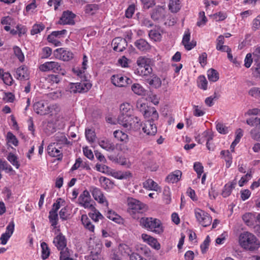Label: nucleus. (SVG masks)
<instances>
[{"mask_svg":"<svg viewBox=\"0 0 260 260\" xmlns=\"http://www.w3.org/2000/svg\"><path fill=\"white\" fill-rule=\"evenodd\" d=\"M239 242L241 247L247 250L254 251L259 247V242L256 237L248 232H244L240 234Z\"/></svg>","mask_w":260,"mask_h":260,"instance_id":"nucleus-1","label":"nucleus"},{"mask_svg":"<svg viewBox=\"0 0 260 260\" xmlns=\"http://www.w3.org/2000/svg\"><path fill=\"white\" fill-rule=\"evenodd\" d=\"M140 225L147 230L157 234H160L164 232V227L161 221L155 218L141 217Z\"/></svg>","mask_w":260,"mask_h":260,"instance_id":"nucleus-2","label":"nucleus"},{"mask_svg":"<svg viewBox=\"0 0 260 260\" xmlns=\"http://www.w3.org/2000/svg\"><path fill=\"white\" fill-rule=\"evenodd\" d=\"M118 123L124 128L130 130H138L140 128L141 123L140 119L131 114L127 115H119L117 118Z\"/></svg>","mask_w":260,"mask_h":260,"instance_id":"nucleus-3","label":"nucleus"},{"mask_svg":"<svg viewBox=\"0 0 260 260\" xmlns=\"http://www.w3.org/2000/svg\"><path fill=\"white\" fill-rule=\"evenodd\" d=\"M127 205L128 212L135 219L139 218V217L137 215V213H142L147 210L145 204L132 198L127 199Z\"/></svg>","mask_w":260,"mask_h":260,"instance_id":"nucleus-4","label":"nucleus"},{"mask_svg":"<svg viewBox=\"0 0 260 260\" xmlns=\"http://www.w3.org/2000/svg\"><path fill=\"white\" fill-rule=\"evenodd\" d=\"M151 60L145 57L140 56L138 58L137 64L139 66L135 73L143 77L148 76L152 72V68L150 66Z\"/></svg>","mask_w":260,"mask_h":260,"instance_id":"nucleus-5","label":"nucleus"},{"mask_svg":"<svg viewBox=\"0 0 260 260\" xmlns=\"http://www.w3.org/2000/svg\"><path fill=\"white\" fill-rule=\"evenodd\" d=\"M39 69L42 72L51 71L55 73H60L62 75H64L66 73V71L63 69L59 63L56 61H47L39 66Z\"/></svg>","mask_w":260,"mask_h":260,"instance_id":"nucleus-6","label":"nucleus"},{"mask_svg":"<svg viewBox=\"0 0 260 260\" xmlns=\"http://www.w3.org/2000/svg\"><path fill=\"white\" fill-rule=\"evenodd\" d=\"M194 214L197 221L203 226L206 227L211 224L212 218L204 211L199 208L195 209Z\"/></svg>","mask_w":260,"mask_h":260,"instance_id":"nucleus-7","label":"nucleus"},{"mask_svg":"<svg viewBox=\"0 0 260 260\" xmlns=\"http://www.w3.org/2000/svg\"><path fill=\"white\" fill-rule=\"evenodd\" d=\"M33 107L35 111L41 115L48 114L51 112L50 106L44 101L36 102L34 104Z\"/></svg>","mask_w":260,"mask_h":260,"instance_id":"nucleus-8","label":"nucleus"},{"mask_svg":"<svg viewBox=\"0 0 260 260\" xmlns=\"http://www.w3.org/2000/svg\"><path fill=\"white\" fill-rule=\"evenodd\" d=\"M91 84L87 80H85L79 83L71 84V92H87L91 87Z\"/></svg>","mask_w":260,"mask_h":260,"instance_id":"nucleus-9","label":"nucleus"},{"mask_svg":"<svg viewBox=\"0 0 260 260\" xmlns=\"http://www.w3.org/2000/svg\"><path fill=\"white\" fill-rule=\"evenodd\" d=\"M111 80L113 85L118 87H124L132 83V79L120 74L113 75L111 78Z\"/></svg>","mask_w":260,"mask_h":260,"instance_id":"nucleus-10","label":"nucleus"},{"mask_svg":"<svg viewBox=\"0 0 260 260\" xmlns=\"http://www.w3.org/2000/svg\"><path fill=\"white\" fill-rule=\"evenodd\" d=\"M54 55L56 58L63 61H69L73 57V54L72 52L63 48H60L55 50L54 51Z\"/></svg>","mask_w":260,"mask_h":260,"instance_id":"nucleus-11","label":"nucleus"},{"mask_svg":"<svg viewBox=\"0 0 260 260\" xmlns=\"http://www.w3.org/2000/svg\"><path fill=\"white\" fill-rule=\"evenodd\" d=\"M61 147L56 146L55 143L50 144L47 147V152L48 154L52 157H57V160H61L62 158L63 154L60 149Z\"/></svg>","mask_w":260,"mask_h":260,"instance_id":"nucleus-12","label":"nucleus"},{"mask_svg":"<svg viewBox=\"0 0 260 260\" xmlns=\"http://www.w3.org/2000/svg\"><path fill=\"white\" fill-rule=\"evenodd\" d=\"M112 44L113 46L114 50L117 52L123 51L127 45L126 40L120 37L114 39Z\"/></svg>","mask_w":260,"mask_h":260,"instance_id":"nucleus-13","label":"nucleus"},{"mask_svg":"<svg viewBox=\"0 0 260 260\" xmlns=\"http://www.w3.org/2000/svg\"><path fill=\"white\" fill-rule=\"evenodd\" d=\"M75 15L69 11H65L63 13L58 23L60 24H75L74 18Z\"/></svg>","mask_w":260,"mask_h":260,"instance_id":"nucleus-14","label":"nucleus"},{"mask_svg":"<svg viewBox=\"0 0 260 260\" xmlns=\"http://www.w3.org/2000/svg\"><path fill=\"white\" fill-rule=\"evenodd\" d=\"M145 118H148L152 121L157 120L158 118V114L155 108L153 107H147V109H145L143 113Z\"/></svg>","mask_w":260,"mask_h":260,"instance_id":"nucleus-15","label":"nucleus"},{"mask_svg":"<svg viewBox=\"0 0 260 260\" xmlns=\"http://www.w3.org/2000/svg\"><path fill=\"white\" fill-rule=\"evenodd\" d=\"M154 121L148 120L145 123L144 126L142 128L144 133H146L147 135L154 136L156 133L157 128L153 123Z\"/></svg>","mask_w":260,"mask_h":260,"instance_id":"nucleus-16","label":"nucleus"},{"mask_svg":"<svg viewBox=\"0 0 260 260\" xmlns=\"http://www.w3.org/2000/svg\"><path fill=\"white\" fill-rule=\"evenodd\" d=\"M190 38V33L189 30H187V31H185L182 41V44L187 50H190L196 46V41H192L191 42H189Z\"/></svg>","mask_w":260,"mask_h":260,"instance_id":"nucleus-17","label":"nucleus"},{"mask_svg":"<svg viewBox=\"0 0 260 260\" xmlns=\"http://www.w3.org/2000/svg\"><path fill=\"white\" fill-rule=\"evenodd\" d=\"M53 243L59 250H63L67 246V240L64 236L59 233L54 239Z\"/></svg>","mask_w":260,"mask_h":260,"instance_id":"nucleus-18","label":"nucleus"},{"mask_svg":"<svg viewBox=\"0 0 260 260\" xmlns=\"http://www.w3.org/2000/svg\"><path fill=\"white\" fill-rule=\"evenodd\" d=\"M54 140L56 141V146H61L64 145H71L72 143L68 140L64 133H57L54 136Z\"/></svg>","mask_w":260,"mask_h":260,"instance_id":"nucleus-19","label":"nucleus"},{"mask_svg":"<svg viewBox=\"0 0 260 260\" xmlns=\"http://www.w3.org/2000/svg\"><path fill=\"white\" fill-rule=\"evenodd\" d=\"M146 78V82L155 88H158L161 85V81L156 75L152 73Z\"/></svg>","mask_w":260,"mask_h":260,"instance_id":"nucleus-20","label":"nucleus"},{"mask_svg":"<svg viewBox=\"0 0 260 260\" xmlns=\"http://www.w3.org/2000/svg\"><path fill=\"white\" fill-rule=\"evenodd\" d=\"M90 191L95 200L98 201L100 203L106 202V205L108 206V202L106 201L105 197L99 188L93 187H92V190H90Z\"/></svg>","mask_w":260,"mask_h":260,"instance_id":"nucleus-21","label":"nucleus"},{"mask_svg":"<svg viewBox=\"0 0 260 260\" xmlns=\"http://www.w3.org/2000/svg\"><path fill=\"white\" fill-rule=\"evenodd\" d=\"M142 238L144 241L147 242L152 247L158 250L160 248V245L157 240L153 237L145 234L142 235Z\"/></svg>","mask_w":260,"mask_h":260,"instance_id":"nucleus-22","label":"nucleus"},{"mask_svg":"<svg viewBox=\"0 0 260 260\" xmlns=\"http://www.w3.org/2000/svg\"><path fill=\"white\" fill-rule=\"evenodd\" d=\"M15 77L20 80H26L29 78V74L27 73V68L21 66L17 68L16 71Z\"/></svg>","mask_w":260,"mask_h":260,"instance_id":"nucleus-23","label":"nucleus"},{"mask_svg":"<svg viewBox=\"0 0 260 260\" xmlns=\"http://www.w3.org/2000/svg\"><path fill=\"white\" fill-rule=\"evenodd\" d=\"M98 143L103 149L107 151L112 152L115 149V146L114 143L108 139L100 140Z\"/></svg>","mask_w":260,"mask_h":260,"instance_id":"nucleus-24","label":"nucleus"},{"mask_svg":"<svg viewBox=\"0 0 260 260\" xmlns=\"http://www.w3.org/2000/svg\"><path fill=\"white\" fill-rule=\"evenodd\" d=\"M135 46L140 51H145L150 49L149 44L144 39H140L135 42Z\"/></svg>","mask_w":260,"mask_h":260,"instance_id":"nucleus-25","label":"nucleus"},{"mask_svg":"<svg viewBox=\"0 0 260 260\" xmlns=\"http://www.w3.org/2000/svg\"><path fill=\"white\" fill-rule=\"evenodd\" d=\"M131 89L134 93L138 95L143 96L146 94V90L139 83H134L131 86Z\"/></svg>","mask_w":260,"mask_h":260,"instance_id":"nucleus-26","label":"nucleus"},{"mask_svg":"<svg viewBox=\"0 0 260 260\" xmlns=\"http://www.w3.org/2000/svg\"><path fill=\"white\" fill-rule=\"evenodd\" d=\"M181 175V172L179 170H177L174 173L169 175L167 177L166 180L168 182H177L180 179Z\"/></svg>","mask_w":260,"mask_h":260,"instance_id":"nucleus-27","label":"nucleus"},{"mask_svg":"<svg viewBox=\"0 0 260 260\" xmlns=\"http://www.w3.org/2000/svg\"><path fill=\"white\" fill-rule=\"evenodd\" d=\"M132 106L128 103H124L120 106V114L119 115H127L131 114Z\"/></svg>","mask_w":260,"mask_h":260,"instance_id":"nucleus-28","label":"nucleus"},{"mask_svg":"<svg viewBox=\"0 0 260 260\" xmlns=\"http://www.w3.org/2000/svg\"><path fill=\"white\" fill-rule=\"evenodd\" d=\"M169 8L173 13L178 12L181 8L180 0H170Z\"/></svg>","mask_w":260,"mask_h":260,"instance_id":"nucleus-29","label":"nucleus"},{"mask_svg":"<svg viewBox=\"0 0 260 260\" xmlns=\"http://www.w3.org/2000/svg\"><path fill=\"white\" fill-rule=\"evenodd\" d=\"M7 158L8 160L16 169H18L20 167V164L18 161V158L13 153H9L7 157Z\"/></svg>","mask_w":260,"mask_h":260,"instance_id":"nucleus-30","label":"nucleus"},{"mask_svg":"<svg viewBox=\"0 0 260 260\" xmlns=\"http://www.w3.org/2000/svg\"><path fill=\"white\" fill-rule=\"evenodd\" d=\"M113 135L115 139L121 142H126L128 139V135L126 134L119 130L114 131Z\"/></svg>","mask_w":260,"mask_h":260,"instance_id":"nucleus-31","label":"nucleus"},{"mask_svg":"<svg viewBox=\"0 0 260 260\" xmlns=\"http://www.w3.org/2000/svg\"><path fill=\"white\" fill-rule=\"evenodd\" d=\"M101 249L100 247H98V249L92 251L90 254L87 256V260H102L101 255Z\"/></svg>","mask_w":260,"mask_h":260,"instance_id":"nucleus-32","label":"nucleus"},{"mask_svg":"<svg viewBox=\"0 0 260 260\" xmlns=\"http://www.w3.org/2000/svg\"><path fill=\"white\" fill-rule=\"evenodd\" d=\"M107 217L109 219L119 223L121 220L120 216L118 215L115 211L112 210H109L107 213Z\"/></svg>","mask_w":260,"mask_h":260,"instance_id":"nucleus-33","label":"nucleus"},{"mask_svg":"<svg viewBox=\"0 0 260 260\" xmlns=\"http://www.w3.org/2000/svg\"><path fill=\"white\" fill-rule=\"evenodd\" d=\"M144 187L157 191L159 188L157 184L151 179H148L143 183Z\"/></svg>","mask_w":260,"mask_h":260,"instance_id":"nucleus-34","label":"nucleus"},{"mask_svg":"<svg viewBox=\"0 0 260 260\" xmlns=\"http://www.w3.org/2000/svg\"><path fill=\"white\" fill-rule=\"evenodd\" d=\"M81 221L86 229L91 232L94 231V226L92 224H91L87 215H82L81 216Z\"/></svg>","mask_w":260,"mask_h":260,"instance_id":"nucleus-35","label":"nucleus"},{"mask_svg":"<svg viewBox=\"0 0 260 260\" xmlns=\"http://www.w3.org/2000/svg\"><path fill=\"white\" fill-rule=\"evenodd\" d=\"M207 76L210 81L216 82L219 79L218 73L213 69H210L208 71Z\"/></svg>","mask_w":260,"mask_h":260,"instance_id":"nucleus-36","label":"nucleus"},{"mask_svg":"<svg viewBox=\"0 0 260 260\" xmlns=\"http://www.w3.org/2000/svg\"><path fill=\"white\" fill-rule=\"evenodd\" d=\"M213 138V134L209 131H206L202 134V138L199 140V143H203L205 141H211Z\"/></svg>","mask_w":260,"mask_h":260,"instance_id":"nucleus-37","label":"nucleus"},{"mask_svg":"<svg viewBox=\"0 0 260 260\" xmlns=\"http://www.w3.org/2000/svg\"><path fill=\"white\" fill-rule=\"evenodd\" d=\"M99 9V6L97 4H88L85 6V12L86 14L93 15Z\"/></svg>","mask_w":260,"mask_h":260,"instance_id":"nucleus-38","label":"nucleus"},{"mask_svg":"<svg viewBox=\"0 0 260 260\" xmlns=\"http://www.w3.org/2000/svg\"><path fill=\"white\" fill-rule=\"evenodd\" d=\"M48 218L52 226L56 227L58 220V214L53 211H50Z\"/></svg>","mask_w":260,"mask_h":260,"instance_id":"nucleus-39","label":"nucleus"},{"mask_svg":"<svg viewBox=\"0 0 260 260\" xmlns=\"http://www.w3.org/2000/svg\"><path fill=\"white\" fill-rule=\"evenodd\" d=\"M89 216L95 222H97L99 219L104 218L102 214L95 208L91 211V212L88 214Z\"/></svg>","mask_w":260,"mask_h":260,"instance_id":"nucleus-40","label":"nucleus"},{"mask_svg":"<svg viewBox=\"0 0 260 260\" xmlns=\"http://www.w3.org/2000/svg\"><path fill=\"white\" fill-rule=\"evenodd\" d=\"M162 9L161 7H157L152 10L150 14L151 18L154 20H158L161 16Z\"/></svg>","mask_w":260,"mask_h":260,"instance_id":"nucleus-41","label":"nucleus"},{"mask_svg":"<svg viewBox=\"0 0 260 260\" xmlns=\"http://www.w3.org/2000/svg\"><path fill=\"white\" fill-rule=\"evenodd\" d=\"M85 134L86 138L89 142L93 143L94 142L96 135L94 131L91 129H86Z\"/></svg>","mask_w":260,"mask_h":260,"instance_id":"nucleus-42","label":"nucleus"},{"mask_svg":"<svg viewBox=\"0 0 260 260\" xmlns=\"http://www.w3.org/2000/svg\"><path fill=\"white\" fill-rule=\"evenodd\" d=\"M41 247L42 248V257L43 259L47 258L50 255V249L46 244V243L43 242L41 244Z\"/></svg>","mask_w":260,"mask_h":260,"instance_id":"nucleus-43","label":"nucleus"},{"mask_svg":"<svg viewBox=\"0 0 260 260\" xmlns=\"http://www.w3.org/2000/svg\"><path fill=\"white\" fill-rule=\"evenodd\" d=\"M143 162L148 168H149L151 171H156L158 168V165L152 159H150L146 161H143Z\"/></svg>","mask_w":260,"mask_h":260,"instance_id":"nucleus-44","label":"nucleus"},{"mask_svg":"<svg viewBox=\"0 0 260 260\" xmlns=\"http://www.w3.org/2000/svg\"><path fill=\"white\" fill-rule=\"evenodd\" d=\"M45 27V25L42 23L34 24L32 26V29L31 30V35H34L40 33L41 31L44 29Z\"/></svg>","mask_w":260,"mask_h":260,"instance_id":"nucleus-45","label":"nucleus"},{"mask_svg":"<svg viewBox=\"0 0 260 260\" xmlns=\"http://www.w3.org/2000/svg\"><path fill=\"white\" fill-rule=\"evenodd\" d=\"M6 138L8 141V142L12 143L15 146H18V140L16 137V136L14 135H13V134L12 132H9L7 133Z\"/></svg>","mask_w":260,"mask_h":260,"instance_id":"nucleus-46","label":"nucleus"},{"mask_svg":"<svg viewBox=\"0 0 260 260\" xmlns=\"http://www.w3.org/2000/svg\"><path fill=\"white\" fill-rule=\"evenodd\" d=\"M208 82L204 76H200L198 78V86L204 90L207 89Z\"/></svg>","mask_w":260,"mask_h":260,"instance_id":"nucleus-47","label":"nucleus"},{"mask_svg":"<svg viewBox=\"0 0 260 260\" xmlns=\"http://www.w3.org/2000/svg\"><path fill=\"white\" fill-rule=\"evenodd\" d=\"M246 123L251 126H255L260 128L259 118L255 117L248 118L246 120Z\"/></svg>","mask_w":260,"mask_h":260,"instance_id":"nucleus-48","label":"nucleus"},{"mask_svg":"<svg viewBox=\"0 0 260 260\" xmlns=\"http://www.w3.org/2000/svg\"><path fill=\"white\" fill-rule=\"evenodd\" d=\"M52 49L49 47H45L42 48V52L40 54L42 59L48 58L52 54Z\"/></svg>","mask_w":260,"mask_h":260,"instance_id":"nucleus-49","label":"nucleus"},{"mask_svg":"<svg viewBox=\"0 0 260 260\" xmlns=\"http://www.w3.org/2000/svg\"><path fill=\"white\" fill-rule=\"evenodd\" d=\"M253 218L254 217L253 215L250 213H246L242 216L243 221L247 225H250L252 224Z\"/></svg>","mask_w":260,"mask_h":260,"instance_id":"nucleus-50","label":"nucleus"},{"mask_svg":"<svg viewBox=\"0 0 260 260\" xmlns=\"http://www.w3.org/2000/svg\"><path fill=\"white\" fill-rule=\"evenodd\" d=\"M85 200H90V196L89 192L87 190H85L82 193H81L79 198V203L81 204L85 201Z\"/></svg>","mask_w":260,"mask_h":260,"instance_id":"nucleus-51","label":"nucleus"},{"mask_svg":"<svg viewBox=\"0 0 260 260\" xmlns=\"http://www.w3.org/2000/svg\"><path fill=\"white\" fill-rule=\"evenodd\" d=\"M216 127L217 131L221 134H226L229 132L228 127L222 123H217Z\"/></svg>","mask_w":260,"mask_h":260,"instance_id":"nucleus-52","label":"nucleus"},{"mask_svg":"<svg viewBox=\"0 0 260 260\" xmlns=\"http://www.w3.org/2000/svg\"><path fill=\"white\" fill-rule=\"evenodd\" d=\"M207 21V18L205 15V12H200L199 13V17L197 25L198 26H201L202 25H205Z\"/></svg>","mask_w":260,"mask_h":260,"instance_id":"nucleus-53","label":"nucleus"},{"mask_svg":"<svg viewBox=\"0 0 260 260\" xmlns=\"http://www.w3.org/2000/svg\"><path fill=\"white\" fill-rule=\"evenodd\" d=\"M15 55L17 57L20 61L22 62L24 61V56L22 52L21 49L15 46L13 48Z\"/></svg>","mask_w":260,"mask_h":260,"instance_id":"nucleus-54","label":"nucleus"},{"mask_svg":"<svg viewBox=\"0 0 260 260\" xmlns=\"http://www.w3.org/2000/svg\"><path fill=\"white\" fill-rule=\"evenodd\" d=\"M194 171L198 174V177L200 178L203 172V166L199 162H196L193 165Z\"/></svg>","mask_w":260,"mask_h":260,"instance_id":"nucleus-55","label":"nucleus"},{"mask_svg":"<svg viewBox=\"0 0 260 260\" xmlns=\"http://www.w3.org/2000/svg\"><path fill=\"white\" fill-rule=\"evenodd\" d=\"M2 79L4 82L7 85H11L12 84V77L11 74L8 72H6L4 75H3Z\"/></svg>","mask_w":260,"mask_h":260,"instance_id":"nucleus-56","label":"nucleus"},{"mask_svg":"<svg viewBox=\"0 0 260 260\" xmlns=\"http://www.w3.org/2000/svg\"><path fill=\"white\" fill-rule=\"evenodd\" d=\"M210 242V238L209 236H207L205 239L203 244H202L200 246L202 252L203 253H204L206 252L207 249L208 248L209 246V243Z\"/></svg>","mask_w":260,"mask_h":260,"instance_id":"nucleus-57","label":"nucleus"},{"mask_svg":"<svg viewBox=\"0 0 260 260\" xmlns=\"http://www.w3.org/2000/svg\"><path fill=\"white\" fill-rule=\"evenodd\" d=\"M149 37L154 41L158 40L161 38L160 34L156 30H151L149 32Z\"/></svg>","mask_w":260,"mask_h":260,"instance_id":"nucleus-58","label":"nucleus"},{"mask_svg":"<svg viewBox=\"0 0 260 260\" xmlns=\"http://www.w3.org/2000/svg\"><path fill=\"white\" fill-rule=\"evenodd\" d=\"M100 182L105 189L107 187L109 188L110 185L112 184L111 181L105 177H101L100 178Z\"/></svg>","mask_w":260,"mask_h":260,"instance_id":"nucleus-59","label":"nucleus"},{"mask_svg":"<svg viewBox=\"0 0 260 260\" xmlns=\"http://www.w3.org/2000/svg\"><path fill=\"white\" fill-rule=\"evenodd\" d=\"M232 189L233 188L229 185V184H225L222 192V196L224 198L229 196L232 192Z\"/></svg>","mask_w":260,"mask_h":260,"instance_id":"nucleus-60","label":"nucleus"},{"mask_svg":"<svg viewBox=\"0 0 260 260\" xmlns=\"http://www.w3.org/2000/svg\"><path fill=\"white\" fill-rule=\"evenodd\" d=\"M140 23L142 26L147 27H152L153 25V23L148 18L145 17L142 18Z\"/></svg>","mask_w":260,"mask_h":260,"instance_id":"nucleus-61","label":"nucleus"},{"mask_svg":"<svg viewBox=\"0 0 260 260\" xmlns=\"http://www.w3.org/2000/svg\"><path fill=\"white\" fill-rule=\"evenodd\" d=\"M16 28L17 30L18 35L20 37H21L22 35H24L27 31L26 27L21 24L17 25Z\"/></svg>","mask_w":260,"mask_h":260,"instance_id":"nucleus-62","label":"nucleus"},{"mask_svg":"<svg viewBox=\"0 0 260 260\" xmlns=\"http://www.w3.org/2000/svg\"><path fill=\"white\" fill-rule=\"evenodd\" d=\"M135 12V6L131 5L125 11V16L128 18H132Z\"/></svg>","mask_w":260,"mask_h":260,"instance_id":"nucleus-63","label":"nucleus"},{"mask_svg":"<svg viewBox=\"0 0 260 260\" xmlns=\"http://www.w3.org/2000/svg\"><path fill=\"white\" fill-rule=\"evenodd\" d=\"M250 134L253 139L257 141H260V132L257 133L256 129L253 128L251 130Z\"/></svg>","mask_w":260,"mask_h":260,"instance_id":"nucleus-64","label":"nucleus"}]
</instances>
